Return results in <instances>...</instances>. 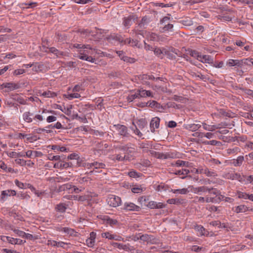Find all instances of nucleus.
Instances as JSON below:
<instances>
[{
  "instance_id": "f257e3e1",
  "label": "nucleus",
  "mask_w": 253,
  "mask_h": 253,
  "mask_svg": "<svg viewBox=\"0 0 253 253\" xmlns=\"http://www.w3.org/2000/svg\"><path fill=\"white\" fill-rule=\"evenodd\" d=\"M92 50L89 49H86V50L85 49H80L79 50V54L77 57L83 60L94 63L95 61V59L91 56H88V54H92L91 52Z\"/></svg>"
},
{
  "instance_id": "f03ea898",
  "label": "nucleus",
  "mask_w": 253,
  "mask_h": 253,
  "mask_svg": "<svg viewBox=\"0 0 253 253\" xmlns=\"http://www.w3.org/2000/svg\"><path fill=\"white\" fill-rule=\"evenodd\" d=\"M152 156L161 159H174L176 158V154L174 152H167L166 153L156 152L154 150L149 151Z\"/></svg>"
},
{
  "instance_id": "7ed1b4c3",
  "label": "nucleus",
  "mask_w": 253,
  "mask_h": 253,
  "mask_svg": "<svg viewBox=\"0 0 253 253\" xmlns=\"http://www.w3.org/2000/svg\"><path fill=\"white\" fill-rule=\"evenodd\" d=\"M108 204L113 207H117L121 205L122 200L120 197L114 195H110L107 199Z\"/></svg>"
},
{
  "instance_id": "20e7f679",
  "label": "nucleus",
  "mask_w": 253,
  "mask_h": 253,
  "mask_svg": "<svg viewBox=\"0 0 253 253\" xmlns=\"http://www.w3.org/2000/svg\"><path fill=\"white\" fill-rule=\"evenodd\" d=\"M222 177L227 179L238 180L241 182H243L245 181V179H243L244 175L242 176L239 173L226 172L222 175Z\"/></svg>"
},
{
  "instance_id": "39448f33",
  "label": "nucleus",
  "mask_w": 253,
  "mask_h": 253,
  "mask_svg": "<svg viewBox=\"0 0 253 253\" xmlns=\"http://www.w3.org/2000/svg\"><path fill=\"white\" fill-rule=\"evenodd\" d=\"M247 61H248V59L243 60L230 59L227 61L226 65L230 67L235 66V67H242L244 64H248Z\"/></svg>"
},
{
  "instance_id": "423d86ee",
  "label": "nucleus",
  "mask_w": 253,
  "mask_h": 253,
  "mask_svg": "<svg viewBox=\"0 0 253 253\" xmlns=\"http://www.w3.org/2000/svg\"><path fill=\"white\" fill-rule=\"evenodd\" d=\"M20 87V85L19 84L14 83L13 82L3 83L1 85V89H3L4 88H6V89L5 90V92H8L9 91L18 89Z\"/></svg>"
},
{
  "instance_id": "0eeeda50",
  "label": "nucleus",
  "mask_w": 253,
  "mask_h": 253,
  "mask_svg": "<svg viewBox=\"0 0 253 253\" xmlns=\"http://www.w3.org/2000/svg\"><path fill=\"white\" fill-rule=\"evenodd\" d=\"M111 245L114 248H117L120 250H123L126 251H130L132 252L135 250L133 246H130L128 244L124 245L117 242H113L111 243Z\"/></svg>"
},
{
  "instance_id": "6e6552de",
  "label": "nucleus",
  "mask_w": 253,
  "mask_h": 253,
  "mask_svg": "<svg viewBox=\"0 0 253 253\" xmlns=\"http://www.w3.org/2000/svg\"><path fill=\"white\" fill-rule=\"evenodd\" d=\"M189 188H190V191L197 194H202V193H205L207 191H210L209 187L206 186H201L199 187H195L193 186H189Z\"/></svg>"
},
{
  "instance_id": "1a4fd4ad",
  "label": "nucleus",
  "mask_w": 253,
  "mask_h": 253,
  "mask_svg": "<svg viewBox=\"0 0 253 253\" xmlns=\"http://www.w3.org/2000/svg\"><path fill=\"white\" fill-rule=\"evenodd\" d=\"M125 211H139L140 208L135 205L134 203L131 202H126L124 204L123 207L122 208Z\"/></svg>"
},
{
  "instance_id": "9d476101",
  "label": "nucleus",
  "mask_w": 253,
  "mask_h": 253,
  "mask_svg": "<svg viewBox=\"0 0 253 253\" xmlns=\"http://www.w3.org/2000/svg\"><path fill=\"white\" fill-rule=\"evenodd\" d=\"M136 18L135 15H130L123 18V25L126 28H129L132 24L133 22Z\"/></svg>"
},
{
  "instance_id": "9b49d317",
  "label": "nucleus",
  "mask_w": 253,
  "mask_h": 253,
  "mask_svg": "<svg viewBox=\"0 0 253 253\" xmlns=\"http://www.w3.org/2000/svg\"><path fill=\"white\" fill-rule=\"evenodd\" d=\"M202 126L203 128L208 131H212L216 129H218L221 127V126H223V127H225L226 125H222L221 124H218L216 125H209L206 124L205 123H202Z\"/></svg>"
},
{
  "instance_id": "f8f14e48",
  "label": "nucleus",
  "mask_w": 253,
  "mask_h": 253,
  "mask_svg": "<svg viewBox=\"0 0 253 253\" xmlns=\"http://www.w3.org/2000/svg\"><path fill=\"white\" fill-rule=\"evenodd\" d=\"M96 234L94 232H91L89 234V237L86 240V245L90 248L94 246Z\"/></svg>"
},
{
  "instance_id": "ddd939ff",
  "label": "nucleus",
  "mask_w": 253,
  "mask_h": 253,
  "mask_svg": "<svg viewBox=\"0 0 253 253\" xmlns=\"http://www.w3.org/2000/svg\"><path fill=\"white\" fill-rule=\"evenodd\" d=\"M72 164L71 163H64L61 159L59 162L55 163L54 164L53 168L56 169H67L68 168L72 167Z\"/></svg>"
},
{
  "instance_id": "4468645a",
  "label": "nucleus",
  "mask_w": 253,
  "mask_h": 253,
  "mask_svg": "<svg viewBox=\"0 0 253 253\" xmlns=\"http://www.w3.org/2000/svg\"><path fill=\"white\" fill-rule=\"evenodd\" d=\"M160 122V119L157 117L154 118L151 120L150 126L152 132H154L155 131V129L159 127Z\"/></svg>"
},
{
  "instance_id": "2eb2a0df",
  "label": "nucleus",
  "mask_w": 253,
  "mask_h": 253,
  "mask_svg": "<svg viewBox=\"0 0 253 253\" xmlns=\"http://www.w3.org/2000/svg\"><path fill=\"white\" fill-rule=\"evenodd\" d=\"M5 237L8 242L12 245H22L26 243L25 240H22L20 239L14 238L8 236Z\"/></svg>"
},
{
  "instance_id": "dca6fc26",
  "label": "nucleus",
  "mask_w": 253,
  "mask_h": 253,
  "mask_svg": "<svg viewBox=\"0 0 253 253\" xmlns=\"http://www.w3.org/2000/svg\"><path fill=\"white\" fill-rule=\"evenodd\" d=\"M145 26L146 25L144 22H142L141 21H140V23L138 24V26L135 27V28L133 30V31L136 35H143V29L146 28Z\"/></svg>"
},
{
  "instance_id": "f3484780",
  "label": "nucleus",
  "mask_w": 253,
  "mask_h": 253,
  "mask_svg": "<svg viewBox=\"0 0 253 253\" xmlns=\"http://www.w3.org/2000/svg\"><path fill=\"white\" fill-rule=\"evenodd\" d=\"M117 129L120 135L126 137L129 136V133L127 132V128L125 126L118 125Z\"/></svg>"
},
{
  "instance_id": "a211bd4d",
  "label": "nucleus",
  "mask_w": 253,
  "mask_h": 253,
  "mask_svg": "<svg viewBox=\"0 0 253 253\" xmlns=\"http://www.w3.org/2000/svg\"><path fill=\"white\" fill-rule=\"evenodd\" d=\"M199 61L204 63L212 64L213 59L211 56L209 55H201Z\"/></svg>"
},
{
  "instance_id": "6ab92c4d",
  "label": "nucleus",
  "mask_w": 253,
  "mask_h": 253,
  "mask_svg": "<svg viewBox=\"0 0 253 253\" xmlns=\"http://www.w3.org/2000/svg\"><path fill=\"white\" fill-rule=\"evenodd\" d=\"M189 172V170L186 169H182L180 170H176L173 173L175 175H183L181 178L182 179H184L188 176L187 174Z\"/></svg>"
},
{
  "instance_id": "aec40b11",
  "label": "nucleus",
  "mask_w": 253,
  "mask_h": 253,
  "mask_svg": "<svg viewBox=\"0 0 253 253\" xmlns=\"http://www.w3.org/2000/svg\"><path fill=\"white\" fill-rule=\"evenodd\" d=\"M42 155V153L41 152L39 151H33L32 150H28L26 152V156L28 158H36L41 157Z\"/></svg>"
},
{
  "instance_id": "412c9836",
  "label": "nucleus",
  "mask_w": 253,
  "mask_h": 253,
  "mask_svg": "<svg viewBox=\"0 0 253 253\" xmlns=\"http://www.w3.org/2000/svg\"><path fill=\"white\" fill-rule=\"evenodd\" d=\"M139 97H153L152 92L142 88L137 90Z\"/></svg>"
},
{
  "instance_id": "4be33fe9",
  "label": "nucleus",
  "mask_w": 253,
  "mask_h": 253,
  "mask_svg": "<svg viewBox=\"0 0 253 253\" xmlns=\"http://www.w3.org/2000/svg\"><path fill=\"white\" fill-rule=\"evenodd\" d=\"M44 66L41 63L36 62L34 63L32 70L36 72H42L44 70Z\"/></svg>"
},
{
  "instance_id": "5701e85b",
  "label": "nucleus",
  "mask_w": 253,
  "mask_h": 253,
  "mask_svg": "<svg viewBox=\"0 0 253 253\" xmlns=\"http://www.w3.org/2000/svg\"><path fill=\"white\" fill-rule=\"evenodd\" d=\"M233 210L236 213L245 212L249 210V208L245 205H240L238 206L235 207Z\"/></svg>"
},
{
  "instance_id": "b1692460",
  "label": "nucleus",
  "mask_w": 253,
  "mask_h": 253,
  "mask_svg": "<svg viewBox=\"0 0 253 253\" xmlns=\"http://www.w3.org/2000/svg\"><path fill=\"white\" fill-rule=\"evenodd\" d=\"M139 147L141 149L143 152H148L151 148V145L148 141L138 143Z\"/></svg>"
},
{
  "instance_id": "393cba45",
  "label": "nucleus",
  "mask_w": 253,
  "mask_h": 253,
  "mask_svg": "<svg viewBox=\"0 0 253 253\" xmlns=\"http://www.w3.org/2000/svg\"><path fill=\"white\" fill-rule=\"evenodd\" d=\"M61 231H63L65 233L70 236L76 237L77 236V232L75 231L74 229L69 228V227H63L61 229Z\"/></svg>"
},
{
  "instance_id": "a878e982",
  "label": "nucleus",
  "mask_w": 253,
  "mask_h": 253,
  "mask_svg": "<svg viewBox=\"0 0 253 253\" xmlns=\"http://www.w3.org/2000/svg\"><path fill=\"white\" fill-rule=\"evenodd\" d=\"M16 192L13 190H4L1 192V199L4 200L5 196H15Z\"/></svg>"
},
{
  "instance_id": "bb28decb",
  "label": "nucleus",
  "mask_w": 253,
  "mask_h": 253,
  "mask_svg": "<svg viewBox=\"0 0 253 253\" xmlns=\"http://www.w3.org/2000/svg\"><path fill=\"white\" fill-rule=\"evenodd\" d=\"M244 161V157L243 156H240L237 157L236 159H233L232 160V164L235 167H240L241 166L243 162Z\"/></svg>"
},
{
  "instance_id": "cd10ccee",
  "label": "nucleus",
  "mask_w": 253,
  "mask_h": 253,
  "mask_svg": "<svg viewBox=\"0 0 253 253\" xmlns=\"http://www.w3.org/2000/svg\"><path fill=\"white\" fill-rule=\"evenodd\" d=\"M49 52L54 54L57 57H60L64 55V53L63 51H59L54 47H51L49 48Z\"/></svg>"
},
{
  "instance_id": "c85d7f7f",
  "label": "nucleus",
  "mask_w": 253,
  "mask_h": 253,
  "mask_svg": "<svg viewBox=\"0 0 253 253\" xmlns=\"http://www.w3.org/2000/svg\"><path fill=\"white\" fill-rule=\"evenodd\" d=\"M214 133H212L211 132H207L206 133H199V132H196L195 134H194L193 135L194 136H199L202 137L203 136H204L208 139H211L214 137Z\"/></svg>"
},
{
  "instance_id": "c756f323",
  "label": "nucleus",
  "mask_w": 253,
  "mask_h": 253,
  "mask_svg": "<svg viewBox=\"0 0 253 253\" xmlns=\"http://www.w3.org/2000/svg\"><path fill=\"white\" fill-rule=\"evenodd\" d=\"M114 158H113V160H117L118 161H123L125 160H130V157L128 155H124L122 156L120 154H117L113 156Z\"/></svg>"
},
{
  "instance_id": "7c9ffc66",
  "label": "nucleus",
  "mask_w": 253,
  "mask_h": 253,
  "mask_svg": "<svg viewBox=\"0 0 253 253\" xmlns=\"http://www.w3.org/2000/svg\"><path fill=\"white\" fill-rule=\"evenodd\" d=\"M201 127V125L200 124H191L187 125L185 128L192 131H195L198 130Z\"/></svg>"
},
{
  "instance_id": "2f4dec72",
  "label": "nucleus",
  "mask_w": 253,
  "mask_h": 253,
  "mask_svg": "<svg viewBox=\"0 0 253 253\" xmlns=\"http://www.w3.org/2000/svg\"><path fill=\"white\" fill-rule=\"evenodd\" d=\"M203 144L206 145H211L213 146H221L222 143L220 141L215 140H212L210 141L205 140L203 141Z\"/></svg>"
},
{
  "instance_id": "473e14b6",
  "label": "nucleus",
  "mask_w": 253,
  "mask_h": 253,
  "mask_svg": "<svg viewBox=\"0 0 253 253\" xmlns=\"http://www.w3.org/2000/svg\"><path fill=\"white\" fill-rule=\"evenodd\" d=\"M213 115L215 116H227V117H230V113L227 112L225 111V110L223 109H219L217 110V113H214L212 114Z\"/></svg>"
},
{
  "instance_id": "72a5a7b5",
  "label": "nucleus",
  "mask_w": 253,
  "mask_h": 253,
  "mask_svg": "<svg viewBox=\"0 0 253 253\" xmlns=\"http://www.w3.org/2000/svg\"><path fill=\"white\" fill-rule=\"evenodd\" d=\"M73 47L76 48H78L80 50V49H89L90 50H95V48H93L89 44H80L76 43L73 45Z\"/></svg>"
},
{
  "instance_id": "f704fd0d",
  "label": "nucleus",
  "mask_w": 253,
  "mask_h": 253,
  "mask_svg": "<svg viewBox=\"0 0 253 253\" xmlns=\"http://www.w3.org/2000/svg\"><path fill=\"white\" fill-rule=\"evenodd\" d=\"M33 114L29 112H26L23 114L22 117L24 121L27 123H31L33 121V119L31 116Z\"/></svg>"
},
{
  "instance_id": "c9c22d12",
  "label": "nucleus",
  "mask_w": 253,
  "mask_h": 253,
  "mask_svg": "<svg viewBox=\"0 0 253 253\" xmlns=\"http://www.w3.org/2000/svg\"><path fill=\"white\" fill-rule=\"evenodd\" d=\"M209 189H210V191H207V192L209 193V195L210 196L215 197V199H216L217 196L219 195V191L213 187H209Z\"/></svg>"
},
{
  "instance_id": "e433bc0d",
  "label": "nucleus",
  "mask_w": 253,
  "mask_h": 253,
  "mask_svg": "<svg viewBox=\"0 0 253 253\" xmlns=\"http://www.w3.org/2000/svg\"><path fill=\"white\" fill-rule=\"evenodd\" d=\"M150 165V162L148 160H141L140 162L136 164L137 168L140 169L141 166L148 167Z\"/></svg>"
},
{
  "instance_id": "4c0bfd02",
  "label": "nucleus",
  "mask_w": 253,
  "mask_h": 253,
  "mask_svg": "<svg viewBox=\"0 0 253 253\" xmlns=\"http://www.w3.org/2000/svg\"><path fill=\"white\" fill-rule=\"evenodd\" d=\"M137 126L141 129H143L147 125V122L144 119H141L136 122Z\"/></svg>"
},
{
  "instance_id": "58836bf2",
  "label": "nucleus",
  "mask_w": 253,
  "mask_h": 253,
  "mask_svg": "<svg viewBox=\"0 0 253 253\" xmlns=\"http://www.w3.org/2000/svg\"><path fill=\"white\" fill-rule=\"evenodd\" d=\"M66 209V205L64 203H60L57 205L55 207L56 211L61 213L65 212Z\"/></svg>"
},
{
  "instance_id": "ea45409f",
  "label": "nucleus",
  "mask_w": 253,
  "mask_h": 253,
  "mask_svg": "<svg viewBox=\"0 0 253 253\" xmlns=\"http://www.w3.org/2000/svg\"><path fill=\"white\" fill-rule=\"evenodd\" d=\"M172 165L175 166L177 167H187L189 166V162L179 160H177L174 164H172Z\"/></svg>"
},
{
  "instance_id": "a19ab883",
  "label": "nucleus",
  "mask_w": 253,
  "mask_h": 253,
  "mask_svg": "<svg viewBox=\"0 0 253 253\" xmlns=\"http://www.w3.org/2000/svg\"><path fill=\"white\" fill-rule=\"evenodd\" d=\"M48 148H50L52 150L60 151L61 152H65L67 151V149L65 147L62 146L60 147L56 145H49L47 146Z\"/></svg>"
},
{
  "instance_id": "79ce46f5",
  "label": "nucleus",
  "mask_w": 253,
  "mask_h": 253,
  "mask_svg": "<svg viewBox=\"0 0 253 253\" xmlns=\"http://www.w3.org/2000/svg\"><path fill=\"white\" fill-rule=\"evenodd\" d=\"M162 29L163 32L168 31L172 32L173 31V25L172 24L168 23L165 24Z\"/></svg>"
},
{
  "instance_id": "37998d69",
  "label": "nucleus",
  "mask_w": 253,
  "mask_h": 253,
  "mask_svg": "<svg viewBox=\"0 0 253 253\" xmlns=\"http://www.w3.org/2000/svg\"><path fill=\"white\" fill-rule=\"evenodd\" d=\"M13 96L12 98L21 104H26V101L25 100L22 98V97L20 96L18 94H15V95H12Z\"/></svg>"
},
{
  "instance_id": "c03bdc74",
  "label": "nucleus",
  "mask_w": 253,
  "mask_h": 253,
  "mask_svg": "<svg viewBox=\"0 0 253 253\" xmlns=\"http://www.w3.org/2000/svg\"><path fill=\"white\" fill-rule=\"evenodd\" d=\"M108 145L106 143L103 144L102 142H98L96 145V149L98 151H103L108 148Z\"/></svg>"
},
{
  "instance_id": "a18cd8bd",
  "label": "nucleus",
  "mask_w": 253,
  "mask_h": 253,
  "mask_svg": "<svg viewBox=\"0 0 253 253\" xmlns=\"http://www.w3.org/2000/svg\"><path fill=\"white\" fill-rule=\"evenodd\" d=\"M42 95L45 97H54L57 95L54 92H52L49 90L45 91L42 93Z\"/></svg>"
},
{
  "instance_id": "49530a36",
  "label": "nucleus",
  "mask_w": 253,
  "mask_h": 253,
  "mask_svg": "<svg viewBox=\"0 0 253 253\" xmlns=\"http://www.w3.org/2000/svg\"><path fill=\"white\" fill-rule=\"evenodd\" d=\"M92 166L94 169H104L105 167V165L103 163L93 162H92Z\"/></svg>"
},
{
  "instance_id": "de8ad7c7",
  "label": "nucleus",
  "mask_w": 253,
  "mask_h": 253,
  "mask_svg": "<svg viewBox=\"0 0 253 253\" xmlns=\"http://www.w3.org/2000/svg\"><path fill=\"white\" fill-rule=\"evenodd\" d=\"M19 138L22 139L26 138L27 140L32 141L33 139V136L31 134H23L22 133H19L18 134Z\"/></svg>"
},
{
  "instance_id": "09e8293b",
  "label": "nucleus",
  "mask_w": 253,
  "mask_h": 253,
  "mask_svg": "<svg viewBox=\"0 0 253 253\" xmlns=\"http://www.w3.org/2000/svg\"><path fill=\"white\" fill-rule=\"evenodd\" d=\"M171 191L174 194H186L189 192L187 188H183L181 189H171Z\"/></svg>"
},
{
  "instance_id": "8fccbe9b",
  "label": "nucleus",
  "mask_w": 253,
  "mask_h": 253,
  "mask_svg": "<svg viewBox=\"0 0 253 253\" xmlns=\"http://www.w3.org/2000/svg\"><path fill=\"white\" fill-rule=\"evenodd\" d=\"M204 174H205L207 176L209 177H216L217 176V173L214 171H211L208 168H205V172Z\"/></svg>"
},
{
  "instance_id": "3c124183",
  "label": "nucleus",
  "mask_w": 253,
  "mask_h": 253,
  "mask_svg": "<svg viewBox=\"0 0 253 253\" xmlns=\"http://www.w3.org/2000/svg\"><path fill=\"white\" fill-rule=\"evenodd\" d=\"M182 200L177 198L169 199L167 200V203L169 204H179L182 203Z\"/></svg>"
},
{
  "instance_id": "603ef678",
  "label": "nucleus",
  "mask_w": 253,
  "mask_h": 253,
  "mask_svg": "<svg viewBox=\"0 0 253 253\" xmlns=\"http://www.w3.org/2000/svg\"><path fill=\"white\" fill-rule=\"evenodd\" d=\"M158 103L155 101H148L146 103H142V107L149 106L151 107H157Z\"/></svg>"
},
{
  "instance_id": "864d4df0",
  "label": "nucleus",
  "mask_w": 253,
  "mask_h": 253,
  "mask_svg": "<svg viewBox=\"0 0 253 253\" xmlns=\"http://www.w3.org/2000/svg\"><path fill=\"white\" fill-rule=\"evenodd\" d=\"M11 229L18 236L21 237L22 238H24L26 233L24 232V231L13 228H11Z\"/></svg>"
},
{
  "instance_id": "5fc2aeb1",
  "label": "nucleus",
  "mask_w": 253,
  "mask_h": 253,
  "mask_svg": "<svg viewBox=\"0 0 253 253\" xmlns=\"http://www.w3.org/2000/svg\"><path fill=\"white\" fill-rule=\"evenodd\" d=\"M216 202H217V200L215 199V197L210 196V195L205 197V203H215Z\"/></svg>"
},
{
  "instance_id": "6e6d98bb",
  "label": "nucleus",
  "mask_w": 253,
  "mask_h": 253,
  "mask_svg": "<svg viewBox=\"0 0 253 253\" xmlns=\"http://www.w3.org/2000/svg\"><path fill=\"white\" fill-rule=\"evenodd\" d=\"M135 152V149L131 147V145H129L127 148L126 149V151L125 152V155H128L129 157L131 158V154L134 153Z\"/></svg>"
},
{
  "instance_id": "4d7b16f0",
  "label": "nucleus",
  "mask_w": 253,
  "mask_h": 253,
  "mask_svg": "<svg viewBox=\"0 0 253 253\" xmlns=\"http://www.w3.org/2000/svg\"><path fill=\"white\" fill-rule=\"evenodd\" d=\"M243 179H245V181L243 183H251L253 185V175L250 176H245L243 177Z\"/></svg>"
},
{
  "instance_id": "13d9d810",
  "label": "nucleus",
  "mask_w": 253,
  "mask_h": 253,
  "mask_svg": "<svg viewBox=\"0 0 253 253\" xmlns=\"http://www.w3.org/2000/svg\"><path fill=\"white\" fill-rule=\"evenodd\" d=\"M114 234H111L109 232H106L101 233V237L102 238H105L106 239H108L109 240H113Z\"/></svg>"
},
{
  "instance_id": "bf43d9fd",
  "label": "nucleus",
  "mask_w": 253,
  "mask_h": 253,
  "mask_svg": "<svg viewBox=\"0 0 253 253\" xmlns=\"http://www.w3.org/2000/svg\"><path fill=\"white\" fill-rule=\"evenodd\" d=\"M189 54L191 56L196 58L198 60L200 59V58H201V55L199 54V53L198 51H197L196 50H191L189 51Z\"/></svg>"
},
{
  "instance_id": "052dcab7",
  "label": "nucleus",
  "mask_w": 253,
  "mask_h": 253,
  "mask_svg": "<svg viewBox=\"0 0 253 253\" xmlns=\"http://www.w3.org/2000/svg\"><path fill=\"white\" fill-rule=\"evenodd\" d=\"M139 98L140 97L137 91L134 94L128 96L127 99L128 102H132L134 99Z\"/></svg>"
},
{
  "instance_id": "680f3d73",
  "label": "nucleus",
  "mask_w": 253,
  "mask_h": 253,
  "mask_svg": "<svg viewBox=\"0 0 253 253\" xmlns=\"http://www.w3.org/2000/svg\"><path fill=\"white\" fill-rule=\"evenodd\" d=\"M129 145H131V144L129 143V144H127L126 145H117V146H114V147L115 148L118 149L120 150L124 151L125 153L126 151V149L127 148V147H128Z\"/></svg>"
},
{
  "instance_id": "e2e57ef3",
  "label": "nucleus",
  "mask_w": 253,
  "mask_h": 253,
  "mask_svg": "<svg viewBox=\"0 0 253 253\" xmlns=\"http://www.w3.org/2000/svg\"><path fill=\"white\" fill-rule=\"evenodd\" d=\"M240 151V149L238 147H235L233 148H229L227 149V153L229 154H237Z\"/></svg>"
},
{
  "instance_id": "0e129e2a",
  "label": "nucleus",
  "mask_w": 253,
  "mask_h": 253,
  "mask_svg": "<svg viewBox=\"0 0 253 253\" xmlns=\"http://www.w3.org/2000/svg\"><path fill=\"white\" fill-rule=\"evenodd\" d=\"M153 51H154L155 54L156 56H158V57H162V55L163 54V50H162L161 48L156 47V48H154Z\"/></svg>"
},
{
  "instance_id": "69168bd1",
  "label": "nucleus",
  "mask_w": 253,
  "mask_h": 253,
  "mask_svg": "<svg viewBox=\"0 0 253 253\" xmlns=\"http://www.w3.org/2000/svg\"><path fill=\"white\" fill-rule=\"evenodd\" d=\"M180 22L184 26H189L193 24V22L190 18H187L186 19L182 20Z\"/></svg>"
},
{
  "instance_id": "338daca9",
  "label": "nucleus",
  "mask_w": 253,
  "mask_h": 253,
  "mask_svg": "<svg viewBox=\"0 0 253 253\" xmlns=\"http://www.w3.org/2000/svg\"><path fill=\"white\" fill-rule=\"evenodd\" d=\"M78 32L84 36H88L91 33V31L88 29H80Z\"/></svg>"
},
{
  "instance_id": "774afa93",
  "label": "nucleus",
  "mask_w": 253,
  "mask_h": 253,
  "mask_svg": "<svg viewBox=\"0 0 253 253\" xmlns=\"http://www.w3.org/2000/svg\"><path fill=\"white\" fill-rule=\"evenodd\" d=\"M241 89L246 94L250 96L251 98H253V90L250 89L246 88H241Z\"/></svg>"
}]
</instances>
